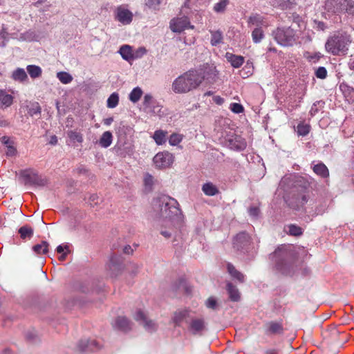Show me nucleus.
I'll list each match as a JSON object with an SVG mask.
<instances>
[{
  "mask_svg": "<svg viewBox=\"0 0 354 354\" xmlns=\"http://www.w3.org/2000/svg\"><path fill=\"white\" fill-rule=\"evenodd\" d=\"M219 72L214 64L205 63L191 68L176 77L171 85L175 93H187L198 88L203 81L214 84L218 79Z\"/></svg>",
  "mask_w": 354,
  "mask_h": 354,
  "instance_id": "obj_1",
  "label": "nucleus"
},
{
  "mask_svg": "<svg viewBox=\"0 0 354 354\" xmlns=\"http://www.w3.org/2000/svg\"><path fill=\"white\" fill-rule=\"evenodd\" d=\"M288 190L283 196L287 206L295 211H305V205L309 199L310 183L301 176H295L289 179Z\"/></svg>",
  "mask_w": 354,
  "mask_h": 354,
  "instance_id": "obj_2",
  "label": "nucleus"
},
{
  "mask_svg": "<svg viewBox=\"0 0 354 354\" xmlns=\"http://www.w3.org/2000/svg\"><path fill=\"white\" fill-rule=\"evenodd\" d=\"M269 259L273 262V268L277 273L289 277L295 274L298 267V254L291 246L285 244L279 245L270 254Z\"/></svg>",
  "mask_w": 354,
  "mask_h": 354,
  "instance_id": "obj_3",
  "label": "nucleus"
},
{
  "mask_svg": "<svg viewBox=\"0 0 354 354\" xmlns=\"http://www.w3.org/2000/svg\"><path fill=\"white\" fill-rule=\"evenodd\" d=\"M154 208L157 207L156 217L168 220L171 223L180 224L183 222V215L178 201L167 195H162L153 201Z\"/></svg>",
  "mask_w": 354,
  "mask_h": 354,
  "instance_id": "obj_4",
  "label": "nucleus"
},
{
  "mask_svg": "<svg viewBox=\"0 0 354 354\" xmlns=\"http://www.w3.org/2000/svg\"><path fill=\"white\" fill-rule=\"evenodd\" d=\"M352 42L351 36L346 32L334 34L328 37L325 44L326 50L333 55H346L348 46Z\"/></svg>",
  "mask_w": 354,
  "mask_h": 354,
  "instance_id": "obj_5",
  "label": "nucleus"
},
{
  "mask_svg": "<svg viewBox=\"0 0 354 354\" xmlns=\"http://www.w3.org/2000/svg\"><path fill=\"white\" fill-rule=\"evenodd\" d=\"M324 9L334 15L347 13L354 15V1L351 0H326Z\"/></svg>",
  "mask_w": 354,
  "mask_h": 354,
  "instance_id": "obj_6",
  "label": "nucleus"
},
{
  "mask_svg": "<svg viewBox=\"0 0 354 354\" xmlns=\"http://www.w3.org/2000/svg\"><path fill=\"white\" fill-rule=\"evenodd\" d=\"M112 250L113 252L110 257L106 270L111 278H115L121 274L124 268V258L121 254H118L120 252L118 245L114 243Z\"/></svg>",
  "mask_w": 354,
  "mask_h": 354,
  "instance_id": "obj_7",
  "label": "nucleus"
},
{
  "mask_svg": "<svg viewBox=\"0 0 354 354\" xmlns=\"http://www.w3.org/2000/svg\"><path fill=\"white\" fill-rule=\"evenodd\" d=\"M19 179L23 180L26 186L44 187L48 184V179L32 168L20 170Z\"/></svg>",
  "mask_w": 354,
  "mask_h": 354,
  "instance_id": "obj_8",
  "label": "nucleus"
},
{
  "mask_svg": "<svg viewBox=\"0 0 354 354\" xmlns=\"http://www.w3.org/2000/svg\"><path fill=\"white\" fill-rule=\"evenodd\" d=\"M272 35L278 44L282 46H292L296 41L295 31L291 27H277L272 30Z\"/></svg>",
  "mask_w": 354,
  "mask_h": 354,
  "instance_id": "obj_9",
  "label": "nucleus"
},
{
  "mask_svg": "<svg viewBox=\"0 0 354 354\" xmlns=\"http://www.w3.org/2000/svg\"><path fill=\"white\" fill-rule=\"evenodd\" d=\"M252 239L246 231L238 233L233 239V248L241 254H246L250 249Z\"/></svg>",
  "mask_w": 354,
  "mask_h": 354,
  "instance_id": "obj_10",
  "label": "nucleus"
},
{
  "mask_svg": "<svg viewBox=\"0 0 354 354\" xmlns=\"http://www.w3.org/2000/svg\"><path fill=\"white\" fill-rule=\"evenodd\" d=\"M112 151L120 158L131 157L135 152V147L131 140L117 141Z\"/></svg>",
  "mask_w": 354,
  "mask_h": 354,
  "instance_id": "obj_11",
  "label": "nucleus"
},
{
  "mask_svg": "<svg viewBox=\"0 0 354 354\" xmlns=\"http://www.w3.org/2000/svg\"><path fill=\"white\" fill-rule=\"evenodd\" d=\"M225 142L230 149L236 151H242L247 147V142L244 138L231 132L225 136Z\"/></svg>",
  "mask_w": 354,
  "mask_h": 354,
  "instance_id": "obj_12",
  "label": "nucleus"
},
{
  "mask_svg": "<svg viewBox=\"0 0 354 354\" xmlns=\"http://www.w3.org/2000/svg\"><path fill=\"white\" fill-rule=\"evenodd\" d=\"M153 163L158 169H165L170 167L174 161V156L173 153L168 151H163L157 153L153 158Z\"/></svg>",
  "mask_w": 354,
  "mask_h": 354,
  "instance_id": "obj_13",
  "label": "nucleus"
},
{
  "mask_svg": "<svg viewBox=\"0 0 354 354\" xmlns=\"http://www.w3.org/2000/svg\"><path fill=\"white\" fill-rule=\"evenodd\" d=\"M169 28L172 32L180 33L185 29H194V26L191 24L187 17L184 16L171 19L169 22Z\"/></svg>",
  "mask_w": 354,
  "mask_h": 354,
  "instance_id": "obj_14",
  "label": "nucleus"
},
{
  "mask_svg": "<svg viewBox=\"0 0 354 354\" xmlns=\"http://www.w3.org/2000/svg\"><path fill=\"white\" fill-rule=\"evenodd\" d=\"M24 306L25 308H30L33 312L43 310L46 307V299L38 295H32L25 299Z\"/></svg>",
  "mask_w": 354,
  "mask_h": 354,
  "instance_id": "obj_15",
  "label": "nucleus"
},
{
  "mask_svg": "<svg viewBox=\"0 0 354 354\" xmlns=\"http://www.w3.org/2000/svg\"><path fill=\"white\" fill-rule=\"evenodd\" d=\"M133 17L132 12L122 6H118L115 11V19L123 25L130 24Z\"/></svg>",
  "mask_w": 354,
  "mask_h": 354,
  "instance_id": "obj_16",
  "label": "nucleus"
},
{
  "mask_svg": "<svg viewBox=\"0 0 354 354\" xmlns=\"http://www.w3.org/2000/svg\"><path fill=\"white\" fill-rule=\"evenodd\" d=\"M132 131V127L126 124L124 121H121L118 126L115 127L117 141L129 140L130 139L129 137H131Z\"/></svg>",
  "mask_w": 354,
  "mask_h": 354,
  "instance_id": "obj_17",
  "label": "nucleus"
},
{
  "mask_svg": "<svg viewBox=\"0 0 354 354\" xmlns=\"http://www.w3.org/2000/svg\"><path fill=\"white\" fill-rule=\"evenodd\" d=\"M77 346L81 352H95L100 348L99 343L95 339H82L78 342Z\"/></svg>",
  "mask_w": 354,
  "mask_h": 354,
  "instance_id": "obj_18",
  "label": "nucleus"
},
{
  "mask_svg": "<svg viewBox=\"0 0 354 354\" xmlns=\"http://www.w3.org/2000/svg\"><path fill=\"white\" fill-rule=\"evenodd\" d=\"M190 312L191 310L188 308L174 311L171 319V322L174 324V327H181L182 322L189 317Z\"/></svg>",
  "mask_w": 354,
  "mask_h": 354,
  "instance_id": "obj_19",
  "label": "nucleus"
},
{
  "mask_svg": "<svg viewBox=\"0 0 354 354\" xmlns=\"http://www.w3.org/2000/svg\"><path fill=\"white\" fill-rule=\"evenodd\" d=\"M205 322L203 318H194L191 320L189 330L192 335H201L205 330Z\"/></svg>",
  "mask_w": 354,
  "mask_h": 354,
  "instance_id": "obj_20",
  "label": "nucleus"
},
{
  "mask_svg": "<svg viewBox=\"0 0 354 354\" xmlns=\"http://www.w3.org/2000/svg\"><path fill=\"white\" fill-rule=\"evenodd\" d=\"M113 326L115 329L124 333H127L131 329L130 320L124 316H118Z\"/></svg>",
  "mask_w": 354,
  "mask_h": 354,
  "instance_id": "obj_21",
  "label": "nucleus"
},
{
  "mask_svg": "<svg viewBox=\"0 0 354 354\" xmlns=\"http://www.w3.org/2000/svg\"><path fill=\"white\" fill-rule=\"evenodd\" d=\"M1 143L7 147L6 155L7 157H13L17 154L15 142L10 137L3 136L0 139Z\"/></svg>",
  "mask_w": 354,
  "mask_h": 354,
  "instance_id": "obj_22",
  "label": "nucleus"
},
{
  "mask_svg": "<svg viewBox=\"0 0 354 354\" xmlns=\"http://www.w3.org/2000/svg\"><path fill=\"white\" fill-rule=\"evenodd\" d=\"M311 168L313 171L319 176L322 178H326L329 177V170L326 165L322 161H313L311 163Z\"/></svg>",
  "mask_w": 354,
  "mask_h": 354,
  "instance_id": "obj_23",
  "label": "nucleus"
},
{
  "mask_svg": "<svg viewBox=\"0 0 354 354\" xmlns=\"http://www.w3.org/2000/svg\"><path fill=\"white\" fill-rule=\"evenodd\" d=\"M225 57L231 66L234 68H240L245 62V57L242 55H235L232 53L227 52Z\"/></svg>",
  "mask_w": 354,
  "mask_h": 354,
  "instance_id": "obj_24",
  "label": "nucleus"
},
{
  "mask_svg": "<svg viewBox=\"0 0 354 354\" xmlns=\"http://www.w3.org/2000/svg\"><path fill=\"white\" fill-rule=\"evenodd\" d=\"M266 333L268 335H283L284 333V328L281 322L274 321L268 322Z\"/></svg>",
  "mask_w": 354,
  "mask_h": 354,
  "instance_id": "obj_25",
  "label": "nucleus"
},
{
  "mask_svg": "<svg viewBox=\"0 0 354 354\" xmlns=\"http://www.w3.org/2000/svg\"><path fill=\"white\" fill-rule=\"evenodd\" d=\"M339 90L349 104L354 102V88L353 86L346 82H342L339 84Z\"/></svg>",
  "mask_w": 354,
  "mask_h": 354,
  "instance_id": "obj_26",
  "label": "nucleus"
},
{
  "mask_svg": "<svg viewBox=\"0 0 354 354\" xmlns=\"http://www.w3.org/2000/svg\"><path fill=\"white\" fill-rule=\"evenodd\" d=\"M226 290L229 296V299L233 302H238L241 300V294L236 286L232 282H227L226 284Z\"/></svg>",
  "mask_w": 354,
  "mask_h": 354,
  "instance_id": "obj_27",
  "label": "nucleus"
},
{
  "mask_svg": "<svg viewBox=\"0 0 354 354\" xmlns=\"http://www.w3.org/2000/svg\"><path fill=\"white\" fill-rule=\"evenodd\" d=\"M14 101V97L4 89H0V109H5L10 107Z\"/></svg>",
  "mask_w": 354,
  "mask_h": 354,
  "instance_id": "obj_28",
  "label": "nucleus"
},
{
  "mask_svg": "<svg viewBox=\"0 0 354 354\" xmlns=\"http://www.w3.org/2000/svg\"><path fill=\"white\" fill-rule=\"evenodd\" d=\"M118 53L121 55L122 58L127 62L134 60V52L133 51V47L130 45H122Z\"/></svg>",
  "mask_w": 354,
  "mask_h": 354,
  "instance_id": "obj_29",
  "label": "nucleus"
},
{
  "mask_svg": "<svg viewBox=\"0 0 354 354\" xmlns=\"http://www.w3.org/2000/svg\"><path fill=\"white\" fill-rule=\"evenodd\" d=\"M11 78L15 82L20 83H24L28 80L27 72H26L24 68L19 67L12 71Z\"/></svg>",
  "mask_w": 354,
  "mask_h": 354,
  "instance_id": "obj_30",
  "label": "nucleus"
},
{
  "mask_svg": "<svg viewBox=\"0 0 354 354\" xmlns=\"http://www.w3.org/2000/svg\"><path fill=\"white\" fill-rule=\"evenodd\" d=\"M285 230L288 235L295 237H299L302 236L304 232L301 227L295 223L286 225Z\"/></svg>",
  "mask_w": 354,
  "mask_h": 354,
  "instance_id": "obj_31",
  "label": "nucleus"
},
{
  "mask_svg": "<svg viewBox=\"0 0 354 354\" xmlns=\"http://www.w3.org/2000/svg\"><path fill=\"white\" fill-rule=\"evenodd\" d=\"M202 191L208 196H214L220 193L218 188L212 182L207 181L202 185Z\"/></svg>",
  "mask_w": 354,
  "mask_h": 354,
  "instance_id": "obj_32",
  "label": "nucleus"
},
{
  "mask_svg": "<svg viewBox=\"0 0 354 354\" xmlns=\"http://www.w3.org/2000/svg\"><path fill=\"white\" fill-rule=\"evenodd\" d=\"M19 40L28 42L38 41L39 40V35L35 30L29 29L20 34Z\"/></svg>",
  "mask_w": 354,
  "mask_h": 354,
  "instance_id": "obj_33",
  "label": "nucleus"
},
{
  "mask_svg": "<svg viewBox=\"0 0 354 354\" xmlns=\"http://www.w3.org/2000/svg\"><path fill=\"white\" fill-rule=\"evenodd\" d=\"M17 232L22 240L30 239L34 234L33 228L28 225L20 227Z\"/></svg>",
  "mask_w": 354,
  "mask_h": 354,
  "instance_id": "obj_34",
  "label": "nucleus"
},
{
  "mask_svg": "<svg viewBox=\"0 0 354 354\" xmlns=\"http://www.w3.org/2000/svg\"><path fill=\"white\" fill-rule=\"evenodd\" d=\"M113 134L110 131H104L100 138L97 143L103 148H108L112 143Z\"/></svg>",
  "mask_w": 354,
  "mask_h": 354,
  "instance_id": "obj_35",
  "label": "nucleus"
},
{
  "mask_svg": "<svg viewBox=\"0 0 354 354\" xmlns=\"http://www.w3.org/2000/svg\"><path fill=\"white\" fill-rule=\"evenodd\" d=\"M227 270L229 274L240 283H243L245 281V276L243 274L237 270L232 263H228L227 264Z\"/></svg>",
  "mask_w": 354,
  "mask_h": 354,
  "instance_id": "obj_36",
  "label": "nucleus"
},
{
  "mask_svg": "<svg viewBox=\"0 0 354 354\" xmlns=\"http://www.w3.org/2000/svg\"><path fill=\"white\" fill-rule=\"evenodd\" d=\"M26 71L30 77L33 80L39 78L42 75V68L37 65H28L26 66Z\"/></svg>",
  "mask_w": 354,
  "mask_h": 354,
  "instance_id": "obj_37",
  "label": "nucleus"
},
{
  "mask_svg": "<svg viewBox=\"0 0 354 354\" xmlns=\"http://www.w3.org/2000/svg\"><path fill=\"white\" fill-rule=\"evenodd\" d=\"M211 34L210 44L212 46H216L218 44L223 43V32L220 30H209Z\"/></svg>",
  "mask_w": 354,
  "mask_h": 354,
  "instance_id": "obj_38",
  "label": "nucleus"
},
{
  "mask_svg": "<svg viewBox=\"0 0 354 354\" xmlns=\"http://www.w3.org/2000/svg\"><path fill=\"white\" fill-rule=\"evenodd\" d=\"M167 132L162 129L156 130L152 136L157 145H162L167 141L166 135Z\"/></svg>",
  "mask_w": 354,
  "mask_h": 354,
  "instance_id": "obj_39",
  "label": "nucleus"
},
{
  "mask_svg": "<svg viewBox=\"0 0 354 354\" xmlns=\"http://www.w3.org/2000/svg\"><path fill=\"white\" fill-rule=\"evenodd\" d=\"M84 201L88 200V203L93 207H98L100 204L103 202V198L97 194H91L87 198L86 196L84 198Z\"/></svg>",
  "mask_w": 354,
  "mask_h": 354,
  "instance_id": "obj_40",
  "label": "nucleus"
},
{
  "mask_svg": "<svg viewBox=\"0 0 354 354\" xmlns=\"http://www.w3.org/2000/svg\"><path fill=\"white\" fill-rule=\"evenodd\" d=\"M49 243L46 241H41L40 243L34 245L32 248V251L37 254H46L48 252Z\"/></svg>",
  "mask_w": 354,
  "mask_h": 354,
  "instance_id": "obj_41",
  "label": "nucleus"
},
{
  "mask_svg": "<svg viewBox=\"0 0 354 354\" xmlns=\"http://www.w3.org/2000/svg\"><path fill=\"white\" fill-rule=\"evenodd\" d=\"M26 109L28 111V114L30 116H33L35 115H40L41 112V108L38 102L33 101L30 102L29 104L26 106Z\"/></svg>",
  "mask_w": 354,
  "mask_h": 354,
  "instance_id": "obj_42",
  "label": "nucleus"
},
{
  "mask_svg": "<svg viewBox=\"0 0 354 354\" xmlns=\"http://www.w3.org/2000/svg\"><path fill=\"white\" fill-rule=\"evenodd\" d=\"M73 289L75 291L80 292L82 293H88L91 291V288L88 283L81 281H75L73 283Z\"/></svg>",
  "mask_w": 354,
  "mask_h": 354,
  "instance_id": "obj_43",
  "label": "nucleus"
},
{
  "mask_svg": "<svg viewBox=\"0 0 354 354\" xmlns=\"http://www.w3.org/2000/svg\"><path fill=\"white\" fill-rule=\"evenodd\" d=\"M9 35L6 26L3 24L0 30V48H5L7 46Z\"/></svg>",
  "mask_w": 354,
  "mask_h": 354,
  "instance_id": "obj_44",
  "label": "nucleus"
},
{
  "mask_svg": "<svg viewBox=\"0 0 354 354\" xmlns=\"http://www.w3.org/2000/svg\"><path fill=\"white\" fill-rule=\"evenodd\" d=\"M143 91L142 88L139 86H136L133 88L129 94V100L133 103H136L140 100Z\"/></svg>",
  "mask_w": 354,
  "mask_h": 354,
  "instance_id": "obj_45",
  "label": "nucleus"
},
{
  "mask_svg": "<svg viewBox=\"0 0 354 354\" xmlns=\"http://www.w3.org/2000/svg\"><path fill=\"white\" fill-rule=\"evenodd\" d=\"M120 97L117 92L112 93L106 100V106L109 109L115 108L119 104Z\"/></svg>",
  "mask_w": 354,
  "mask_h": 354,
  "instance_id": "obj_46",
  "label": "nucleus"
},
{
  "mask_svg": "<svg viewBox=\"0 0 354 354\" xmlns=\"http://www.w3.org/2000/svg\"><path fill=\"white\" fill-rule=\"evenodd\" d=\"M254 66L253 63L250 60H248L241 71V75L243 78L248 77L253 74Z\"/></svg>",
  "mask_w": 354,
  "mask_h": 354,
  "instance_id": "obj_47",
  "label": "nucleus"
},
{
  "mask_svg": "<svg viewBox=\"0 0 354 354\" xmlns=\"http://www.w3.org/2000/svg\"><path fill=\"white\" fill-rule=\"evenodd\" d=\"M57 79L64 84L71 83L73 81V76L68 72L59 71L57 73Z\"/></svg>",
  "mask_w": 354,
  "mask_h": 354,
  "instance_id": "obj_48",
  "label": "nucleus"
},
{
  "mask_svg": "<svg viewBox=\"0 0 354 354\" xmlns=\"http://www.w3.org/2000/svg\"><path fill=\"white\" fill-rule=\"evenodd\" d=\"M310 131V125L305 124L302 122H299L297 126V132L299 136H306Z\"/></svg>",
  "mask_w": 354,
  "mask_h": 354,
  "instance_id": "obj_49",
  "label": "nucleus"
},
{
  "mask_svg": "<svg viewBox=\"0 0 354 354\" xmlns=\"http://www.w3.org/2000/svg\"><path fill=\"white\" fill-rule=\"evenodd\" d=\"M252 37L254 43L258 44L264 37V32L261 27L255 28L252 32Z\"/></svg>",
  "mask_w": 354,
  "mask_h": 354,
  "instance_id": "obj_50",
  "label": "nucleus"
},
{
  "mask_svg": "<svg viewBox=\"0 0 354 354\" xmlns=\"http://www.w3.org/2000/svg\"><path fill=\"white\" fill-rule=\"evenodd\" d=\"M229 3V0H219L218 3L214 4L213 10L216 13H223Z\"/></svg>",
  "mask_w": 354,
  "mask_h": 354,
  "instance_id": "obj_51",
  "label": "nucleus"
},
{
  "mask_svg": "<svg viewBox=\"0 0 354 354\" xmlns=\"http://www.w3.org/2000/svg\"><path fill=\"white\" fill-rule=\"evenodd\" d=\"M325 105V102L324 100H317L315 102L310 110V115L313 117L315 116L319 111L320 108H324Z\"/></svg>",
  "mask_w": 354,
  "mask_h": 354,
  "instance_id": "obj_52",
  "label": "nucleus"
},
{
  "mask_svg": "<svg viewBox=\"0 0 354 354\" xmlns=\"http://www.w3.org/2000/svg\"><path fill=\"white\" fill-rule=\"evenodd\" d=\"M67 136L70 138L72 142H77L82 143L83 142V136L82 134L80 132H77L75 131H68Z\"/></svg>",
  "mask_w": 354,
  "mask_h": 354,
  "instance_id": "obj_53",
  "label": "nucleus"
},
{
  "mask_svg": "<svg viewBox=\"0 0 354 354\" xmlns=\"http://www.w3.org/2000/svg\"><path fill=\"white\" fill-rule=\"evenodd\" d=\"M186 279L184 277H179L177 280L174 281L171 286V290L176 293L185 285Z\"/></svg>",
  "mask_w": 354,
  "mask_h": 354,
  "instance_id": "obj_54",
  "label": "nucleus"
},
{
  "mask_svg": "<svg viewBox=\"0 0 354 354\" xmlns=\"http://www.w3.org/2000/svg\"><path fill=\"white\" fill-rule=\"evenodd\" d=\"M263 17H261L259 15L250 16L248 19V23L249 25H256L257 27H261V26L263 25Z\"/></svg>",
  "mask_w": 354,
  "mask_h": 354,
  "instance_id": "obj_55",
  "label": "nucleus"
},
{
  "mask_svg": "<svg viewBox=\"0 0 354 354\" xmlns=\"http://www.w3.org/2000/svg\"><path fill=\"white\" fill-rule=\"evenodd\" d=\"M314 75L318 79L325 80L328 76V71L324 66H319L315 68Z\"/></svg>",
  "mask_w": 354,
  "mask_h": 354,
  "instance_id": "obj_56",
  "label": "nucleus"
},
{
  "mask_svg": "<svg viewBox=\"0 0 354 354\" xmlns=\"http://www.w3.org/2000/svg\"><path fill=\"white\" fill-rule=\"evenodd\" d=\"M162 0H145V5L149 9L153 10H159V6L161 4Z\"/></svg>",
  "mask_w": 354,
  "mask_h": 354,
  "instance_id": "obj_57",
  "label": "nucleus"
},
{
  "mask_svg": "<svg viewBox=\"0 0 354 354\" xmlns=\"http://www.w3.org/2000/svg\"><path fill=\"white\" fill-rule=\"evenodd\" d=\"M183 138L182 135L173 133L169 138V143L171 146H177L182 141Z\"/></svg>",
  "mask_w": 354,
  "mask_h": 354,
  "instance_id": "obj_58",
  "label": "nucleus"
},
{
  "mask_svg": "<svg viewBox=\"0 0 354 354\" xmlns=\"http://www.w3.org/2000/svg\"><path fill=\"white\" fill-rule=\"evenodd\" d=\"M229 109L232 113L236 114L243 113L245 111L244 106L241 104L236 102L231 103Z\"/></svg>",
  "mask_w": 354,
  "mask_h": 354,
  "instance_id": "obj_59",
  "label": "nucleus"
},
{
  "mask_svg": "<svg viewBox=\"0 0 354 354\" xmlns=\"http://www.w3.org/2000/svg\"><path fill=\"white\" fill-rule=\"evenodd\" d=\"M153 178L152 176V175H151L150 174L147 173L145 175L144 185H145V189L147 190H148L149 192L152 191V187H153Z\"/></svg>",
  "mask_w": 354,
  "mask_h": 354,
  "instance_id": "obj_60",
  "label": "nucleus"
},
{
  "mask_svg": "<svg viewBox=\"0 0 354 354\" xmlns=\"http://www.w3.org/2000/svg\"><path fill=\"white\" fill-rule=\"evenodd\" d=\"M155 100H156L153 98L151 94L146 93L144 96L142 102L144 110L147 111V109H148V108L151 106L152 103H155Z\"/></svg>",
  "mask_w": 354,
  "mask_h": 354,
  "instance_id": "obj_61",
  "label": "nucleus"
},
{
  "mask_svg": "<svg viewBox=\"0 0 354 354\" xmlns=\"http://www.w3.org/2000/svg\"><path fill=\"white\" fill-rule=\"evenodd\" d=\"M205 306L207 308L212 310L217 309L218 306L217 299L215 297H209L205 301Z\"/></svg>",
  "mask_w": 354,
  "mask_h": 354,
  "instance_id": "obj_62",
  "label": "nucleus"
},
{
  "mask_svg": "<svg viewBox=\"0 0 354 354\" xmlns=\"http://www.w3.org/2000/svg\"><path fill=\"white\" fill-rule=\"evenodd\" d=\"M142 325H143V326L145 327V328L152 333V332H154L156 330V325L155 324L151 321V320H149L148 319H147L142 324Z\"/></svg>",
  "mask_w": 354,
  "mask_h": 354,
  "instance_id": "obj_63",
  "label": "nucleus"
},
{
  "mask_svg": "<svg viewBox=\"0 0 354 354\" xmlns=\"http://www.w3.org/2000/svg\"><path fill=\"white\" fill-rule=\"evenodd\" d=\"M134 319L136 321L140 322V324H142L147 319V317L141 309H138L136 311Z\"/></svg>",
  "mask_w": 354,
  "mask_h": 354,
  "instance_id": "obj_64",
  "label": "nucleus"
}]
</instances>
